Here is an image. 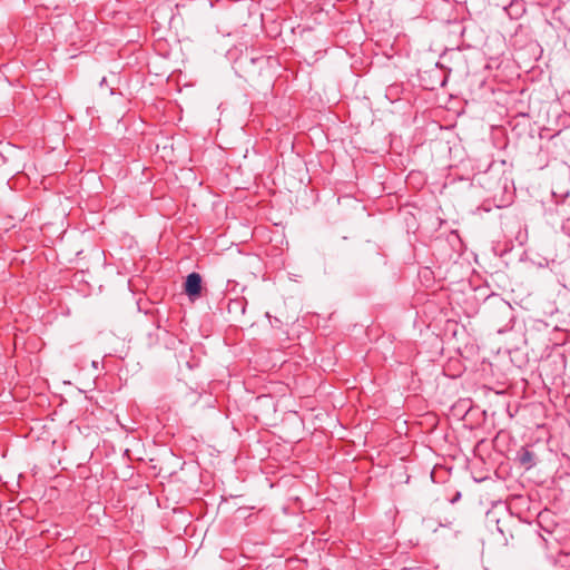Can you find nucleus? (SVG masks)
Masks as SVG:
<instances>
[{
    "label": "nucleus",
    "mask_w": 570,
    "mask_h": 570,
    "mask_svg": "<svg viewBox=\"0 0 570 570\" xmlns=\"http://www.w3.org/2000/svg\"><path fill=\"white\" fill-rule=\"evenodd\" d=\"M203 289H206V287H185L186 294L189 296L191 302L202 295Z\"/></svg>",
    "instance_id": "obj_2"
},
{
    "label": "nucleus",
    "mask_w": 570,
    "mask_h": 570,
    "mask_svg": "<svg viewBox=\"0 0 570 570\" xmlns=\"http://www.w3.org/2000/svg\"><path fill=\"white\" fill-rule=\"evenodd\" d=\"M498 524H500V520H498ZM498 529H499V531L504 535L505 543L508 542V539H509V538H510V539H513V538H514L513 532H509V534H508V535H505L504 530H503L500 525H498Z\"/></svg>",
    "instance_id": "obj_4"
},
{
    "label": "nucleus",
    "mask_w": 570,
    "mask_h": 570,
    "mask_svg": "<svg viewBox=\"0 0 570 570\" xmlns=\"http://www.w3.org/2000/svg\"><path fill=\"white\" fill-rule=\"evenodd\" d=\"M518 461L523 468L528 470L532 468L534 463V455L529 449L522 448L518 454Z\"/></svg>",
    "instance_id": "obj_1"
},
{
    "label": "nucleus",
    "mask_w": 570,
    "mask_h": 570,
    "mask_svg": "<svg viewBox=\"0 0 570 570\" xmlns=\"http://www.w3.org/2000/svg\"><path fill=\"white\" fill-rule=\"evenodd\" d=\"M202 276L198 273H190L183 285H200Z\"/></svg>",
    "instance_id": "obj_3"
}]
</instances>
